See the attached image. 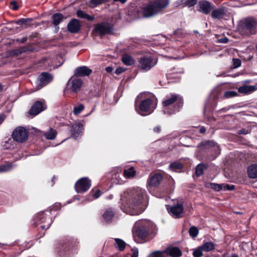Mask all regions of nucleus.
I'll return each instance as SVG.
<instances>
[{
  "instance_id": "1",
  "label": "nucleus",
  "mask_w": 257,
  "mask_h": 257,
  "mask_svg": "<svg viewBox=\"0 0 257 257\" xmlns=\"http://www.w3.org/2000/svg\"><path fill=\"white\" fill-rule=\"evenodd\" d=\"M146 195V191L139 187L126 190L120 195L119 205L121 209L131 215L142 213L146 208V204L143 202Z\"/></svg>"
},
{
  "instance_id": "2",
  "label": "nucleus",
  "mask_w": 257,
  "mask_h": 257,
  "mask_svg": "<svg viewBox=\"0 0 257 257\" xmlns=\"http://www.w3.org/2000/svg\"><path fill=\"white\" fill-rule=\"evenodd\" d=\"M169 4V0H153L149 2L143 10L144 17L149 18L161 13Z\"/></svg>"
},
{
  "instance_id": "3",
  "label": "nucleus",
  "mask_w": 257,
  "mask_h": 257,
  "mask_svg": "<svg viewBox=\"0 0 257 257\" xmlns=\"http://www.w3.org/2000/svg\"><path fill=\"white\" fill-rule=\"evenodd\" d=\"M163 104L166 107L164 109L165 113H174L178 112L183 106V98L178 94H171L170 96L167 97L166 99L163 102Z\"/></svg>"
},
{
  "instance_id": "4",
  "label": "nucleus",
  "mask_w": 257,
  "mask_h": 257,
  "mask_svg": "<svg viewBox=\"0 0 257 257\" xmlns=\"http://www.w3.org/2000/svg\"><path fill=\"white\" fill-rule=\"evenodd\" d=\"M154 227L153 223L147 220L137 221L134 227L136 235L140 238L144 239L147 237Z\"/></svg>"
},
{
  "instance_id": "5",
  "label": "nucleus",
  "mask_w": 257,
  "mask_h": 257,
  "mask_svg": "<svg viewBox=\"0 0 257 257\" xmlns=\"http://www.w3.org/2000/svg\"><path fill=\"white\" fill-rule=\"evenodd\" d=\"M257 20L253 17L244 19L239 26V33L244 36H249L256 33Z\"/></svg>"
},
{
  "instance_id": "6",
  "label": "nucleus",
  "mask_w": 257,
  "mask_h": 257,
  "mask_svg": "<svg viewBox=\"0 0 257 257\" xmlns=\"http://www.w3.org/2000/svg\"><path fill=\"white\" fill-rule=\"evenodd\" d=\"M157 106L156 101L148 98L143 100L139 106L135 104L136 111L141 115L146 116L152 113Z\"/></svg>"
},
{
  "instance_id": "7",
  "label": "nucleus",
  "mask_w": 257,
  "mask_h": 257,
  "mask_svg": "<svg viewBox=\"0 0 257 257\" xmlns=\"http://www.w3.org/2000/svg\"><path fill=\"white\" fill-rule=\"evenodd\" d=\"M51 215V211L39 212L35 218V223L37 225L41 224L40 227L43 229H48L52 223Z\"/></svg>"
},
{
  "instance_id": "8",
  "label": "nucleus",
  "mask_w": 257,
  "mask_h": 257,
  "mask_svg": "<svg viewBox=\"0 0 257 257\" xmlns=\"http://www.w3.org/2000/svg\"><path fill=\"white\" fill-rule=\"evenodd\" d=\"M12 137L16 142L23 143L28 139V132L24 127L19 126L13 131Z\"/></svg>"
},
{
  "instance_id": "9",
  "label": "nucleus",
  "mask_w": 257,
  "mask_h": 257,
  "mask_svg": "<svg viewBox=\"0 0 257 257\" xmlns=\"http://www.w3.org/2000/svg\"><path fill=\"white\" fill-rule=\"evenodd\" d=\"M139 63L141 69L148 71L156 65L157 61L152 56H145L140 58Z\"/></svg>"
},
{
  "instance_id": "10",
  "label": "nucleus",
  "mask_w": 257,
  "mask_h": 257,
  "mask_svg": "<svg viewBox=\"0 0 257 257\" xmlns=\"http://www.w3.org/2000/svg\"><path fill=\"white\" fill-rule=\"evenodd\" d=\"M91 182L87 177H83L79 179L75 184V189L78 193H82L87 191L90 187Z\"/></svg>"
},
{
  "instance_id": "11",
  "label": "nucleus",
  "mask_w": 257,
  "mask_h": 257,
  "mask_svg": "<svg viewBox=\"0 0 257 257\" xmlns=\"http://www.w3.org/2000/svg\"><path fill=\"white\" fill-rule=\"evenodd\" d=\"M167 210L172 216L179 218L183 217L184 208L182 204L177 203L172 206L167 207Z\"/></svg>"
},
{
  "instance_id": "12",
  "label": "nucleus",
  "mask_w": 257,
  "mask_h": 257,
  "mask_svg": "<svg viewBox=\"0 0 257 257\" xmlns=\"http://www.w3.org/2000/svg\"><path fill=\"white\" fill-rule=\"evenodd\" d=\"M72 76L68 81L67 86L73 92H76L79 91L82 85V81L81 79Z\"/></svg>"
},
{
  "instance_id": "13",
  "label": "nucleus",
  "mask_w": 257,
  "mask_h": 257,
  "mask_svg": "<svg viewBox=\"0 0 257 257\" xmlns=\"http://www.w3.org/2000/svg\"><path fill=\"white\" fill-rule=\"evenodd\" d=\"M46 108L45 101H37L33 105L29 110L31 115H36Z\"/></svg>"
},
{
  "instance_id": "14",
  "label": "nucleus",
  "mask_w": 257,
  "mask_h": 257,
  "mask_svg": "<svg viewBox=\"0 0 257 257\" xmlns=\"http://www.w3.org/2000/svg\"><path fill=\"white\" fill-rule=\"evenodd\" d=\"M199 148L202 150H207L213 148V150L216 152L218 154L220 152L219 146L213 141H205L201 142L198 146Z\"/></svg>"
},
{
  "instance_id": "15",
  "label": "nucleus",
  "mask_w": 257,
  "mask_h": 257,
  "mask_svg": "<svg viewBox=\"0 0 257 257\" xmlns=\"http://www.w3.org/2000/svg\"><path fill=\"white\" fill-rule=\"evenodd\" d=\"M211 17L214 19H226L229 17L227 11L223 8L216 9L212 10Z\"/></svg>"
},
{
  "instance_id": "16",
  "label": "nucleus",
  "mask_w": 257,
  "mask_h": 257,
  "mask_svg": "<svg viewBox=\"0 0 257 257\" xmlns=\"http://www.w3.org/2000/svg\"><path fill=\"white\" fill-rule=\"evenodd\" d=\"M162 180V176L160 174H156L150 176L147 182V187L158 186Z\"/></svg>"
},
{
  "instance_id": "17",
  "label": "nucleus",
  "mask_w": 257,
  "mask_h": 257,
  "mask_svg": "<svg viewBox=\"0 0 257 257\" xmlns=\"http://www.w3.org/2000/svg\"><path fill=\"white\" fill-rule=\"evenodd\" d=\"M198 6L199 11L205 15L209 14L213 9L211 4L206 1L200 2Z\"/></svg>"
},
{
  "instance_id": "18",
  "label": "nucleus",
  "mask_w": 257,
  "mask_h": 257,
  "mask_svg": "<svg viewBox=\"0 0 257 257\" xmlns=\"http://www.w3.org/2000/svg\"><path fill=\"white\" fill-rule=\"evenodd\" d=\"M53 79L52 76L47 72H42L39 77V84L43 87L49 83Z\"/></svg>"
},
{
  "instance_id": "19",
  "label": "nucleus",
  "mask_w": 257,
  "mask_h": 257,
  "mask_svg": "<svg viewBox=\"0 0 257 257\" xmlns=\"http://www.w3.org/2000/svg\"><path fill=\"white\" fill-rule=\"evenodd\" d=\"M83 125L81 123H75L72 125L71 132L72 137L74 139H77V138L81 135L83 133Z\"/></svg>"
},
{
  "instance_id": "20",
  "label": "nucleus",
  "mask_w": 257,
  "mask_h": 257,
  "mask_svg": "<svg viewBox=\"0 0 257 257\" xmlns=\"http://www.w3.org/2000/svg\"><path fill=\"white\" fill-rule=\"evenodd\" d=\"M94 30L96 33L100 35H104L108 34L111 30L108 24L102 23L97 25L95 27Z\"/></svg>"
},
{
  "instance_id": "21",
  "label": "nucleus",
  "mask_w": 257,
  "mask_h": 257,
  "mask_svg": "<svg viewBox=\"0 0 257 257\" xmlns=\"http://www.w3.org/2000/svg\"><path fill=\"white\" fill-rule=\"evenodd\" d=\"M92 70L86 66H81L76 68L74 70V76L83 77L89 75Z\"/></svg>"
},
{
  "instance_id": "22",
  "label": "nucleus",
  "mask_w": 257,
  "mask_h": 257,
  "mask_svg": "<svg viewBox=\"0 0 257 257\" xmlns=\"http://www.w3.org/2000/svg\"><path fill=\"white\" fill-rule=\"evenodd\" d=\"M68 31L72 33H76L80 28V22L78 20H71L67 26Z\"/></svg>"
},
{
  "instance_id": "23",
  "label": "nucleus",
  "mask_w": 257,
  "mask_h": 257,
  "mask_svg": "<svg viewBox=\"0 0 257 257\" xmlns=\"http://www.w3.org/2000/svg\"><path fill=\"white\" fill-rule=\"evenodd\" d=\"M164 252L172 257H179L182 255L181 250L177 247H168L164 249Z\"/></svg>"
},
{
  "instance_id": "24",
  "label": "nucleus",
  "mask_w": 257,
  "mask_h": 257,
  "mask_svg": "<svg viewBox=\"0 0 257 257\" xmlns=\"http://www.w3.org/2000/svg\"><path fill=\"white\" fill-rule=\"evenodd\" d=\"M247 174L250 178H257V165L252 164L249 166L247 169Z\"/></svg>"
},
{
  "instance_id": "25",
  "label": "nucleus",
  "mask_w": 257,
  "mask_h": 257,
  "mask_svg": "<svg viewBox=\"0 0 257 257\" xmlns=\"http://www.w3.org/2000/svg\"><path fill=\"white\" fill-rule=\"evenodd\" d=\"M255 89V86L252 85H243L239 87L238 91L243 94H249L254 91Z\"/></svg>"
},
{
  "instance_id": "26",
  "label": "nucleus",
  "mask_w": 257,
  "mask_h": 257,
  "mask_svg": "<svg viewBox=\"0 0 257 257\" xmlns=\"http://www.w3.org/2000/svg\"><path fill=\"white\" fill-rule=\"evenodd\" d=\"M64 19V16L61 13H55L52 16V23L57 26Z\"/></svg>"
},
{
  "instance_id": "27",
  "label": "nucleus",
  "mask_w": 257,
  "mask_h": 257,
  "mask_svg": "<svg viewBox=\"0 0 257 257\" xmlns=\"http://www.w3.org/2000/svg\"><path fill=\"white\" fill-rule=\"evenodd\" d=\"M16 141L13 139H9L5 141L3 144V147L6 150H13L16 146Z\"/></svg>"
},
{
  "instance_id": "28",
  "label": "nucleus",
  "mask_w": 257,
  "mask_h": 257,
  "mask_svg": "<svg viewBox=\"0 0 257 257\" xmlns=\"http://www.w3.org/2000/svg\"><path fill=\"white\" fill-rule=\"evenodd\" d=\"M57 135V131L52 128H50L47 132L43 133V135L47 140H51L55 139Z\"/></svg>"
},
{
  "instance_id": "29",
  "label": "nucleus",
  "mask_w": 257,
  "mask_h": 257,
  "mask_svg": "<svg viewBox=\"0 0 257 257\" xmlns=\"http://www.w3.org/2000/svg\"><path fill=\"white\" fill-rule=\"evenodd\" d=\"M201 246L204 251L209 252L215 249V244L211 241L204 242Z\"/></svg>"
},
{
  "instance_id": "30",
  "label": "nucleus",
  "mask_w": 257,
  "mask_h": 257,
  "mask_svg": "<svg viewBox=\"0 0 257 257\" xmlns=\"http://www.w3.org/2000/svg\"><path fill=\"white\" fill-rule=\"evenodd\" d=\"M114 245L116 248L119 251H122L124 249L126 243L123 240L119 238H114Z\"/></svg>"
},
{
  "instance_id": "31",
  "label": "nucleus",
  "mask_w": 257,
  "mask_h": 257,
  "mask_svg": "<svg viewBox=\"0 0 257 257\" xmlns=\"http://www.w3.org/2000/svg\"><path fill=\"white\" fill-rule=\"evenodd\" d=\"M136 175V171L134 167H131L123 171V175L125 178H133Z\"/></svg>"
},
{
  "instance_id": "32",
  "label": "nucleus",
  "mask_w": 257,
  "mask_h": 257,
  "mask_svg": "<svg viewBox=\"0 0 257 257\" xmlns=\"http://www.w3.org/2000/svg\"><path fill=\"white\" fill-rule=\"evenodd\" d=\"M76 15L78 17L85 19L88 21H92L94 19V17L88 15L81 10L77 11Z\"/></svg>"
},
{
  "instance_id": "33",
  "label": "nucleus",
  "mask_w": 257,
  "mask_h": 257,
  "mask_svg": "<svg viewBox=\"0 0 257 257\" xmlns=\"http://www.w3.org/2000/svg\"><path fill=\"white\" fill-rule=\"evenodd\" d=\"M14 166L11 163H6V164L0 165V173L7 172L11 171Z\"/></svg>"
},
{
  "instance_id": "34",
  "label": "nucleus",
  "mask_w": 257,
  "mask_h": 257,
  "mask_svg": "<svg viewBox=\"0 0 257 257\" xmlns=\"http://www.w3.org/2000/svg\"><path fill=\"white\" fill-rule=\"evenodd\" d=\"M114 215L113 211L111 208H108L106 210L103 215V218L106 222L111 220Z\"/></svg>"
},
{
  "instance_id": "35",
  "label": "nucleus",
  "mask_w": 257,
  "mask_h": 257,
  "mask_svg": "<svg viewBox=\"0 0 257 257\" xmlns=\"http://www.w3.org/2000/svg\"><path fill=\"white\" fill-rule=\"evenodd\" d=\"M169 168L172 171H177L183 168V165L178 162H174L171 163L169 165Z\"/></svg>"
},
{
  "instance_id": "36",
  "label": "nucleus",
  "mask_w": 257,
  "mask_h": 257,
  "mask_svg": "<svg viewBox=\"0 0 257 257\" xmlns=\"http://www.w3.org/2000/svg\"><path fill=\"white\" fill-rule=\"evenodd\" d=\"M122 61L126 65H132L135 62L134 59L129 55H123L122 57Z\"/></svg>"
},
{
  "instance_id": "37",
  "label": "nucleus",
  "mask_w": 257,
  "mask_h": 257,
  "mask_svg": "<svg viewBox=\"0 0 257 257\" xmlns=\"http://www.w3.org/2000/svg\"><path fill=\"white\" fill-rule=\"evenodd\" d=\"M197 3V0H181L180 4L183 7H191L195 6Z\"/></svg>"
},
{
  "instance_id": "38",
  "label": "nucleus",
  "mask_w": 257,
  "mask_h": 257,
  "mask_svg": "<svg viewBox=\"0 0 257 257\" xmlns=\"http://www.w3.org/2000/svg\"><path fill=\"white\" fill-rule=\"evenodd\" d=\"M107 0H90L88 5L90 8H94L106 2Z\"/></svg>"
},
{
  "instance_id": "39",
  "label": "nucleus",
  "mask_w": 257,
  "mask_h": 257,
  "mask_svg": "<svg viewBox=\"0 0 257 257\" xmlns=\"http://www.w3.org/2000/svg\"><path fill=\"white\" fill-rule=\"evenodd\" d=\"M237 94L238 93L236 91L233 90L227 91L224 93L223 98L227 99L236 96Z\"/></svg>"
},
{
  "instance_id": "40",
  "label": "nucleus",
  "mask_w": 257,
  "mask_h": 257,
  "mask_svg": "<svg viewBox=\"0 0 257 257\" xmlns=\"http://www.w3.org/2000/svg\"><path fill=\"white\" fill-rule=\"evenodd\" d=\"M205 166L203 164H200L198 165L196 168L195 174L197 176L199 177L203 174Z\"/></svg>"
},
{
  "instance_id": "41",
  "label": "nucleus",
  "mask_w": 257,
  "mask_h": 257,
  "mask_svg": "<svg viewBox=\"0 0 257 257\" xmlns=\"http://www.w3.org/2000/svg\"><path fill=\"white\" fill-rule=\"evenodd\" d=\"M165 252L164 250L163 251L156 250L152 252L149 255V257H164Z\"/></svg>"
},
{
  "instance_id": "42",
  "label": "nucleus",
  "mask_w": 257,
  "mask_h": 257,
  "mask_svg": "<svg viewBox=\"0 0 257 257\" xmlns=\"http://www.w3.org/2000/svg\"><path fill=\"white\" fill-rule=\"evenodd\" d=\"M203 251H204V250L201 247V246H200L194 250L193 255L194 257H201L203 255Z\"/></svg>"
},
{
  "instance_id": "43",
  "label": "nucleus",
  "mask_w": 257,
  "mask_h": 257,
  "mask_svg": "<svg viewBox=\"0 0 257 257\" xmlns=\"http://www.w3.org/2000/svg\"><path fill=\"white\" fill-rule=\"evenodd\" d=\"M189 232L191 236L195 237L198 234V229L195 226H192L190 228Z\"/></svg>"
},
{
  "instance_id": "44",
  "label": "nucleus",
  "mask_w": 257,
  "mask_h": 257,
  "mask_svg": "<svg viewBox=\"0 0 257 257\" xmlns=\"http://www.w3.org/2000/svg\"><path fill=\"white\" fill-rule=\"evenodd\" d=\"M84 106L83 104H80L78 106L74 107L73 113L75 115H78L84 109Z\"/></svg>"
},
{
  "instance_id": "45",
  "label": "nucleus",
  "mask_w": 257,
  "mask_h": 257,
  "mask_svg": "<svg viewBox=\"0 0 257 257\" xmlns=\"http://www.w3.org/2000/svg\"><path fill=\"white\" fill-rule=\"evenodd\" d=\"M101 194V191L99 190L92 189L89 195L93 197V199H97L100 196Z\"/></svg>"
},
{
  "instance_id": "46",
  "label": "nucleus",
  "mask_w": 257,
  "mask_h": 257,
  "mask_svg": "<svg viewBox=\"0 0 257 257\" xmlns=\"http://www.w3.org/2000/svg\"><path fill=\"white\" fill-rule=\"evenodd\" d=\"M209 187L217 191H219L221 190H222V184H219L216 183H210L209 184Z\"/></svg>"
},
{
  "instance_id": "47",
  "label": "nucleus",
  "mask_w": 257,
  "mask_h": 257,
  "mask_svg": "<svg viewBox=\"0 0 257 257\" xmlns=\"http://www.w3.org/2000/svg\"><path fill=\"white\" fill-rule=\"evenodd\" d=\"M233 66L234 68H238L241 65V60L239 59H233L232 60Z\"/></svg>"
},
{
  "instance_id": "48",
  "label": "nucleus",
  "mask_w": 257,
  "mask_h": 257,
  "mask_svg": "<svg viewBox=\"0 0 257 257\" xmlns=\"http://www.w3.org/2000/svg\"><path fill=\"white\" fill-rule=\"evenodd\" d=\"M250 132H251V130L250 128H247V129L242 128L241 130L238 131L237 134H239V135H241V134L246 135V134H249L250 133Z\"/></svg>"
},
{
  "instance_id": "49",
  "label": "nucleus",
  "mask_w": 257,
  "mask_h": 257,
  "mask_svg": "<svg viewBox=\"0 0 257 257\" xmlns=\"http://www.w3.org/2000/svg\"><path fill=\"white\" fill-rule=\"evenodd\" d=\"M234 189V185L222 184V189L224 190H233Z\"/></svg>"
},
{
  "instance_id": "50",
  "label": "nucleus",
  "mask_w": 257,
  "mask_h": 257,
  "mask_svg": "<svg viewBox=\"0 0 257 257\" xmlns=\"http://www.w3.org/2000/svg\"><path fill=\"white\" fill-rule=\"evenodd\" d=\"M11 8L13 10H17L18 9V6L17 5V3L15 1H12L11 2Z\"/></svg>"
},
{
  "instance_id": "51",
  "label": "nucleus",
  "mask_w": 257,
  "mask_h": 257,
  "mask_svg": "<svg viewBox=\"0 0 257 257\" xmlns=\"http://www.w3.org/2000/svg\"><path fill=\"white\" fill-rule=\"evenodd\" d=\"M222 257H239L236 253L227 254L224 253L222 254Z\"/></svg>"
},
{
  "instance_id": "52",
  "label": "nucleus",
  "mask_w": 257,
  "mask_h": 257,
  "mask_svg": "<svg viewBox=\"0 0 257 257\" xmlns=\"http://www.w3.org/2000/svg\"><path fill=\"white\" fill-rule=\"evenodd\" d=\"M124 70H125L124 68H123L122 67H118V68H116V69L115 70V73L116 74H120L121 73H122L123 71H124Z\"/></svg>"
},
{
  "instance_id": "53",
  "label": "nucleus",
  "mask_w": 257,
  "mask_h": 257,
  "mask_svg": "<svg viewBox=\"0 0 257 257\" xmlns=\"http://www.w3.org/2000/svg\"><path fill=\"white\" fill-rule=\"evenodd\" d=\"M139 251L137 248L133 249V253L131 257H138Z\"/></svg>"
},
{
  "instance_id": "54",
  "label": "nucleus",
  "mask_w": 257,
  "mask_h": 257,
  "mask_svg": "<svg viewBox=\"0 0 257 257\" xmlns=\"http://www.w3.org/2000/svg\"><path fill=\"white\" fill-rule=\"evenodd\" d=\"M27 22V19H21L20 20H19L16 23L17 24H24V23H26V22Z\"/></svg>"
},
{
  "instance_id": "55",
  "label": "nucleus",
  "mask_w": 257,
  "mask_h": 257,
  "mask_svg": "<svg viewBox=\"0 0 257 257\" xmlns=\"http://www.w3.org/2000/svg\"><path fill=\"white\" fill-rule=\"evenodd\" d=\"M153 131L155 133H159L161 132V127L159 126H156L154 128Z\"/></svg>"
},
{
  "instance_id": "56",
  "label": "nucleus",
  "mask_w": 257,
  "mask_h": 257,
  "mask_svg": "<svg viewBox=\"0 0 257 257\" xmlns=\"http://www.w3.org/2000/svg\"><path fill=\"white\" fill-rule=\"evenodd\" d=\"M5 116L4 115H0V124L3 122L5 120Z\"/></svg>"
},
{
  "instance_id": "57",
  "label": "nucleus",
  "mask_w": 257,
  "mask_h": 257,
  "mask_svg": "<svg viewBox=\"0 0 257 257\" xmlns=\"http://www.w3.org/2000/svg\"><path fill=\"white\" fill-rule=\"evenodd\" d=\"M199 132L201 134H204L206 132V129L204 127H202L200 128Z\"/></svg>"
},
{
  "instance_id": "58",
  "label": "nucleus",
  "mask_w": 257,
  "mask_h": 257,
  "mask_svg": "<svg viewBox=\"0 0 257 257\" xmlns=\"http://www.w3.org/2000/svg\"><path fill=\"white\" fill-rule=\"evenodd\" d=\"M117 178H119V175L118 173H116L113 174L112 179H113L114 178L117 179Z\"/></svg>"
},
{
  "instance_id": "59",
  "label": "nucleus",
  "mask_w": 257,
  "mask_h": 257,
  "mask_svg": "<svg viewBox=\"0 0 257 257\" xmlns=\"http://www.w3.org/2000/svg\"><path fill=\"white\" fill-rule=\"evenodd\" d=\"M227 41H228V39L226 38L220 40V42L221 43H226L227 42Z\"/></svg>"
},
{
  "instance_id": "60",
  "label": "nucleus",
  "mask_w": 257,
  "mask_h": 257,
  "mask_svg": "<svg viewBox=\"0 0 257 257\" xmlns=\"http://www.w3.org/2000/svg\"><path fill=\"white\" fill-rule=\"evenodd\" d=\"M105 69H106V71L109 73L111 72L113 70L112 68L110 67H107Z\"/></svg>"
},
{
  "instance_id": "61",
  "label": "nucleus",
  "mask_w": 257,
  "mask_h": 257,
  "mask_svg": "<svg viewBox=\"0 0 257 257\" xmlns=\"http://www.w3.org/2000/svg\"><path fill=\"white\" fill-rule=\"evenodd\" d=\"M113 1H115V2H120L121 3L123 4L126 2V0H113Z\"/></svg>"
},
{
  "instance_id": "62",
  "label": "nucleus",
  "mask_w": 257,
  "mask_h": 257,
  "mask_svg": "<svg viewBox=\"0 0 257 257\" xmlns=\"http://www.w3.org/2000/svg\"><path fill=\"white\" fill-rule=\"evenodd\" d=\"M113 182L116 183V184H119L120 183L119 180H117V181H113Z\"/></svg>"
},
{
  "instance_id": "63",
  "label": "nucleus",
  "mask_w": 257,
  "mask_h": 257,
  "mask_svg": "<svg viewBox=\"0 0 257 257\" xmlns=\"http://www.w3.org/2000/svg\"><path fill=\"white\" fill-rule=\"evenodd\" d=\"M3 86L0 84V92L3 90Z\"/></svg>"
},
{
  "instance_id": "64",
  "label": "nucleus",
  "mask_w": 257,
  "mask_h": 257,
  "mask_svg": "<svg viewBox=\"0 0 257 257\" xmlns=\"http://www.w3.org/2000/svg\"><path fill=\"white\" fill-rule=\"evenodd\" d=\"M222 110L224 111L226 110V108H223Z\"/></svg>"
}]
</instances>
